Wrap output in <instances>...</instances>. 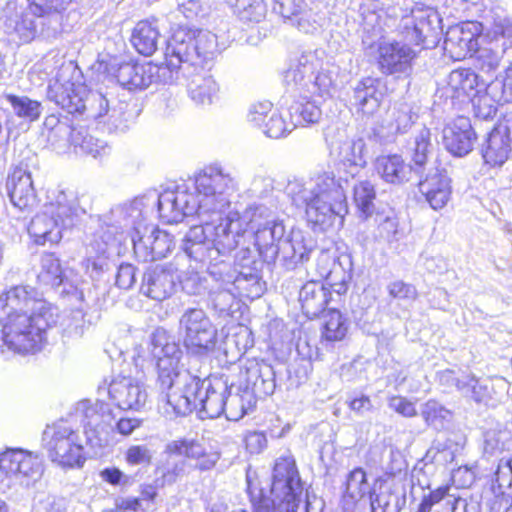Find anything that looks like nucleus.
<instances>
[{
	"label": "nucleus",
	"mask_w": 512,
	"mask_h": 512,
	"mask_svg": "<svg viewBox=\"0 0 512 512\" xmlns=\"http://www.w3.org/2000/svg\"><path fill=\"white\" fill-rule=\"evenodd\" d=\"M238 190L239 182L233 174L220 164H210L187 182L118 205L112 215L122 227H135L131 241L136 258L142 262L164 258L174 247L168 232L146 223L155 207L166 224L197 215L201 224L192 226L185 234L183 253L178 255H185V263L188 258L206 263L207 259L225 256L239 243L243 230L239 215L231 212L223 218L232 195Z\"/></svg>",
	"instance_id": "nucleus-1"
},
{
	"label": "nucleus",
	"mask_w": 512,
	"mask_h": 512,
	"mask_svg": "<svg viewBox=\"0 0 512 512\" xmlns=\"http://www.w3.org/2000/svg\"><path fill=\"white\" fill-rule=\"evenodd\" d=\"M151 346L157 369L155 387L167 414L186 416L198 409L202 417L217 418L224 413L229 390L227 376L201 379L182 369V350L163 328L152 333Z\"/></svg>",
	"instance_id": "nucleus-2"
},
{
	"label": "nucleus",
	"mask_w": 512,
	"mask_h": 512,
	"mask_svg": "<svg viewBox=\"0 0 512 512\" xmlns=\"http://www.w3.org/2000/svg\"><path fill=\"white\" fill-rule=\"evenodd\" d=\"M236 192L232 195L231 199L235 196ZM232 204V202L230 203ZM231 205L225 210L223 218L229 213L236 212L231 210ZM260 210V207H255V211L249 222H246L241 216L242 236L239 240L238 245L233 249L235 250L244 239L247 232V226H250L253 230L254 243L258 250L259 255L263 261L271 264L279 259L281 265L287 269L292 270L297 267L298 264H303L308 261L310 254L314 250L316 244L312 237L301 229H292L287 237H285V226L282 221L277 219H264L258 221L256 218V212Z\"/></svg>",
	"instance_id": "nucleus-3"
},
{
	"label": "nucleus",
	"mask_w": 512,
	"mask_h": 512,
	"mask_svg": "<svg viewBox=\"0 0 512 512\" xmlns=\"http://www.w3.org/2000/svg\"><path fill=\"white\" fill-rule=\"evenodd\" d=\"M285 194L294 207L305 213L309 223L323 231L347 212L345 188L333 172L289 179Z\"/></svg>",
	"instance_id": "nucleus-4"
},
{
	"label": "nucleus",
	"mask_w": 512,
	"mask_h": 512,
	"mask_svg": "<svg viewBox=\"0 0 512 512\" xmlns=\"http://www.w3.org/2000/svg\"><path fill=\"white\" fill-rule=\"evenodd\" d=\"M442 12L424 3H415L410 15L402 18V35L406 41L423 49L435 48L442 36V15L455 19L482 16L484 0H444Z\"/></svg>",
	"instance_id": "nucleus-5"
},
{
	"label": "nucleus",
	"mask_w": 512,
	"mask_h": 512,
	"mask_svg": "<svg viewBox=\"0 0 512 512\" xmlns=\"http://www.w3.org/2000/svg\"><path fill=\"white\" fill-rule=\"evenodd\" d=\"M267 491L247 478V494L253 512H298L303 496V482L292 457L276 460Z\"/></svg>",
	"instance_id": "nucleus-6"
},
{
	"label": "nucleus",
	"mask_w": 512,
	"mask_h": 512,
	"mask_svg": "<svg viewBox=\"0 0 512 512\" xmlns=\"http://www.w3.org/2000/svg\"><path fill=\"white\" fill-rule=\"evenodd\" d=\"M339 67L324 51H309L289 59L283 72L287 90L301 94L331 97L337 90Z\"/></svg>",
	"instance_id": "nucleus-7"
},
{
	"label": "nucleus",
	"mask_w": 512,
	"mask_h": 512,
	"mask_svg": "<svg viewBox=\"0 0 512 512\" xmlns=\"http://www.w3.org/2000/svg\"><path fill=\"white\" fill-rule=\"evenodd\" d=\"M241 382L235 385L229 382L226 393V417L239 420L244 417L256 404V398H264L274 393L276 389V372L272 365L262 362H251L240 371Z\"/></svg>",
	"instance_id": "nucleus-8"
},
{
	"label": "nucleus",
	"mask_w": 512,
	"mask_h": 512,
	"mask_svg": "<svg viewBox=\"0 0 512 512\" xmlns=\"http://www.w3.org/2000/svg\"><path fill=\"white\" fill-rule=\"evenodd\" d=\"M61 32L57 20L47 22L17 0H8L0 10V36L9 45L20 47L38 38L55 39Z\"/></svg>",
	"instance_id": "nucleus-9"
},
{
	"label": "nucleus",
	"mask_w": 512,
	"mask_h": 512,
	"mask_svg": "<svg viewBox=\"0 0 512 512\" xmlns=\"http://www.w3.org/2000/svg\"><path fill=\"white\" fill-rule=\"evenodd\" d=\"M86 433L71 419H61L46 426L42 446L53 463L64 469H79L86 462L85 446L93 445V438Z\"/></svg>",
	"instance_id": "nucleus-10"
},
{
	"label": "nucleus",
	"mask_w": 512,
	"mask_h": 512,
	"mask_svg": "<svg viewBox=\"0 0 512 512\" xmlns=\"http://www.w3.org/2000/svg\"><path fill=\"white\" fill-rule=\"evenodd\" d=\"M217 35L207 30L180 28L168 40L165 59L178 75L183 64L208 63L221 53Z\"/></svg>",
	"instance_id": "nucleus-11"
},
{
	"label": "nucleus",
	"mask_w": 512,
	"mask_h": 512,
	"mask_svg": "<svg viewBox=\"0 0 512 512\" xmlns=\"http://www.w3.org/2000/svg\"><path fill=\"white\" fill-rule=\"evenodd\" d=\"M58 318V314L49 313H21L0 318L3 346L19 354L39 350L46 339L47 330L56 325Z\"/></svg>",
	"instance_id": "nucleus-12"
},
{
	"label": "nucleus",
	"mask_w": 512,
	"mask_h": 512,
	"mask_svg": "<svg viewBox=\"0 0 512 512\" xmlns=\"http://www.w3.org/2000/svg\"><path fill=\"white\" fill-rule=\"evenodd\" d=\"M483 45L477 46L473 53L474 67L478 74L490 82L502 59L507 55L512 57V22L506 17H496L487 30Z\"/></svg>",
	"instance_id": "nucleus-13"
},
{
	"label": "nucleus",
	"mask_w": 512,
	"mask_h": 512,
	"mask_svg": "<svg viewBox=\"0 0 512 512\" xmlns=\"http://www.w3.org/2000/svg\"><path fill=\"white\" fill-rule=\"evenodd\" d=\"M71 65L62 67L47 87V98L68 113L78 115L83 119L87 116L88 97L93 91L79 81L73 80Z\"/></svg>",
	"instance_id": "nucleus-14"
},
{
	"label": "nucleus",
	"mask_w": 512,
	"mask_h": 512,
	"mask_svg": "<svg viewBox=\"0 0 512 512\" xmlns=\"http://www.w3.org/2000/svg\"><path fill=\"white\" fill-rule=\"evenodd\" d=\"M378 71L396 79L407 78L413 72L418 51L408 43L396 40H379L370 47Z\"/></svg>",
	"instance_id": "nucleus-15"
},
{
	"label": "nucleus",
	"mask_w": 512,
	"mask_h": 512,
	"mask_svg": "<svg viewBox=\"0 0 512 512\" xmlns=\"http://www.w3.org/2000/svg\"><path fill=\"white\" fill-rule=\"evenodd\" d=\"M179 329L190 354L204 356L215 348L217 330L203 309H186L179 319Z\"/></svg>",
	"instance_id": "nucleus-16"
},
{
	"label": "nucleus",
	"mask_w": 512,
	"mask_h": 512,
	"mask_svg": "<svg viewBox=\"0 0 512 512\" xmlns=\"http://www.w3.org/2000/svg\"><path fill=\"white\" fill-rule=\"evenodd\" d=\"M113 75L129 91L144 90L153 83L172 84L177 78L176 70L166 60L162 64L124 62Z\"/></svg>",
	"instance_id": "nucleus-17"
},
{
	"label": "nucleus",
	"mask_w": 512,
	"mask_h": 512,
	"mask_svg": "<svg viewBox=\"0 0 512 512\" xmlns=\"http://www.w3.org/2000/svg\"><path fill=\"white\" fill-rule=\"evenodd\" d=\"M221 255L215 259H207V273L212 281H220L224 285H229L236 292L239 298L254 300L264 293L265 283L261 275L239 276L236 275V269L229 261V255Z\"/></svg>",
	"instance_id": "nucleus-18"
},
{
	"label": "nucleus",
	"mask_w": 512,
	"mask_h": 512,
	"mask_svg": "<svg viewBox=\"0 0 512 512\" xmlns=\"http://www.w3.org/2000/svg\"><path fill=\"white\" fill-rule=\"evenodd\" d=\"M185 266V255H176L171 262L150 266L142 276L141 292L156 301L169 298Z\"/></svg>",
	"instance_id": "nucleus-19"
},
{
	"label": "nucleus",
	"mask_w": 512,
	"mask_h": 512,
	"mask_svg": "<svg viewBox=\"0 0 512 512\" xmlns=\"http://www.w3.org/2000/svg\"><path fill=\"white\" fill-rule=\"evenodd\" d=\"M128 106L124 101L95 91L88 97L86 120L93 119L103 124L109 133H123L129 128Z\"/></svg>",
	"instance_id": "nucleus-20"
},
{
	"label": "nucleus",
	"mask_w": 512,
	"mask_h": 512,
	"mask_svg": "<svg viewBox=\"0 0 512 512\" xmlns=\"http://www.w3.org/2000/svg\"><path fill=\"white\" fill-rule=\"evenodd\" d=\"M21 313L58 314V308L47 302L36 288L17 285L0 295V318Z\"/></svg>",
	"instance_id": "nucleus-21"
},
{
	"label": "nucleus",
	"mask_w": 512,
	"mask_h": 512,
	"mask_svg": "<svg viewBox=\"0 0 512 512\" xmlns=\"http://www.w3.org/2000/svg\"><path fill=\"white\" fill-rule=\"evenodd\" d=\"M0 471L29 486L40 479L43 468L38 455L22 448H6L0 453Z\"/></svg>",
	"instance_id": "nucleus-22"
},
{
	"label": "nucleus",
	"mask_w": 512,
	"mask_h": 512,
	"mask_svg": "<svg viewBox=\"0 0 512 512\" xmlns=\"http://www.w3.org/2000/svg\"><path fill=\"white\" fill-rule=\"evenodd\" d=\"M110 400L121 410L138 411L148 400L146 385L139 379L130 376L114 378L108 387Z\"/></svg>",
	"instance_id": "nucleus-23"
},
{
	"label": "nucleus",
	"mask_w": 512,
	"mask_h": 512,
	"mask_svg": "<svg viewBox=\"0 0 512 512\" xmlns=\"http://www.w3.org/2000/svg\"><path fill=\"white\" fill-rule=\"evenodd\" d=\"M248 122L260 129L262 133L272 139L286 137L293 131L291 122H287L283 115L273 108L270 101L253 104L247 114Z\"/></svg>",
	"instance_id": "nucleus-24"
},
{
	"label": "nucleus",
	"mask_w": 512,
	"mask_h": 512,
	"mask_svg": "<svg viewBox=\"0 0 512 512\" xmlns=\"http://www.w3.org/2000/svg\"><path fill=\"white\" fill-rule=\"evenodd\" d=\"M480 24L466 21L448 28L444 38V51L453 60L459 61L477 50Z\"/></svg>",
	"instance_id": "nucleus-25"
},
{
	"label": "nucleus",
	"mask_w": 512,
	"mask_h": 512,
	"mask_svg": "<svg viewBox=\"0 0 512 512\" xmlns=\"http://www.w3.org/2000/svg\"><path fill=\"white\" fill-rule=\"evenodd\" d=\"M44 205L62 230L74 226L79 218L86 213L73 191L51 190L48 192L47 202Z\"/></svg>",
	"instance_id": "nucleus-26"
},
{
	"label": "nucleus",
	"mask_w": 512,
	"mask_h": 512,
	"mask_svg": "<svg viewBox=\"0 0 512 512\" xmlns=\"http://www.w3.org/2000/svg\"><path fill=\"white\" fill-rule=\"evenodd\" d=\"M6 188L11 203L20 210H30L36 205L32 173L24 161L16 165L9 174Z\"/></svg>",
	"instance_id": "nucleus-27"
},
{
	"label": "nucleus",
	"mask_w": 512,
	"mask_h": 512,
	"mask_svg": "<svg viewBox=\"0 0 512 512\" xmlns=\"http://www.w3.org/2000/svg\"><path fill=\"white\" fill-rule=\"evenodd\" d=\"M117 207H113L109 213L101 217L102 225L93 234V238L87 246L88 253L108 255L117 249L121 241L120 235L127 233L130 237L132 236L135 227L124 228L121 222L114 219L112 214Z\"/></svg>",
	"instance_id": "nucleus-28"
},
{
	"label": "nucleus",
	"mask_w": 512,
	"mask_h": 512,
	"mask_svg": "<svg viewBox=\"0 0 512 512\" xmlns=\"http://www.w3.org/2000/svg\"><path fill=\"white\" fill-rule=\"evenodd\" d=\"M273 12L279 14L285 23L303 33H314L321 26L317 15L305 0H274Z\"/></svg>",
	"instance_id": "nucleus-29"
},
{
	"label": "nucleus",
	"mask_w": 512,
	"mask_h": 512,
	"mask_svg": "<svg viewBox=\"0 0 512 512\" xmlns=\"http://www.w3.org/2000/svg\"><path fill=\"white\" fill-rule=\"evenodd\" d=\"M75 418H79L85 435H90L93 439L98 438L101 431L111 426L114 415L110 405L104 401L91 402L90 400H82L78 402L75 409Z\"/></svg>",
	"instance_id": "nucleus-30"
},
{
	"label": "nucleus",
	"mask_w": 512,
	"mask_h": 512,
	"mask_svg": "<svg viewBox=\"0 0 512 512\" xmlns=\"http://www.w3.org/2000/svg\"><path fill=\"white\" fill-rule=\"evenodd\" d=\"M367 164V148L364 139L348 141L340 146L335 168L338 180L342 184L353 179Z\"/></svg>",
	"instance_id": "nucleus-31"
},
{
	"label": "nucleus",
	"mask_w": 512,
	"mask_h": 512,
	"mask_svg": "<svg viewBox=\"0 0 512 512\" xmlns=\"http://www.w3.org/2000/svg\"><path fill=\"white\" fill-rule=\"evenodd\" d=\"M512 152L510 128L506 123H498L487 134L481 145V155L486 165L500 167Z\"/></svg>",
	"instance_id": "nucleus-32"
},
{
	"label": "nucleus",
	"mask_w": 512,
	"mask_h": 512,
	"mask_svg": "<svg viewBox=\"0 0 512 512\" xmlns=\"http://www.w3.org/2000/svg\"><path fill=\"white\" fill-rule=\"evenodd\" d=\"M418 190L429 206L438 211L443 209L451 198V179L445 169L435 168L419 180Z\"/></svg>",
	"instance_id": "nucleus-33"
},
{
	"label": "nucleus",
	"mask_w": 512,
	"mask_h": 512,
	"mask_svg": "<svg viewBox=\"0 0 512 512\" xmlns=\"http://www.w3.org/2000/svg\"><path fill=\"white\" fill-rule=\"evenodd\" d=\"M165 452L169 455L184 456L195 460V468L200 471L213 469L221 457L220 452L207 451L201 441L192 438L170 441L165 447Z\"/></svg>",
	"instance_id": "nucleus-34"
},
{
	"label": "nucleus",
	"mask_w": 512,
	"mask_h": 512,
	"mask_svg": "<svg viewBox=\"0 0 512 512\" xmlns=\"http://www.w3.org/2000/svg\"><path fill=\"white\" fill-rule=\"evenodd\" d=\"M442 141L445 149L456 157H464L472 150L477 139L476 133L466 117H458L444 127Z\"/></svg>",
	"instance_id": "nucleus-35"
},
{
	"label": "nucleus",
	"mask_w": 512,
	"mask_h": 512,
	"mask_svg": "<svg viewBox=\"0 0 512 512\" xmlns=\"http://www.w3.org/2000/svg\"><path fill=\"white\" fill-rule=\"evenodd\" d=\"M382 98L383 93L380 90V80L374 77H365L353 87L350 101L358 112L372 115L380 107Z\"/></svg>",
	"instance_id": "nucleus-36"
},
{
	"label": "nucleus",
	"mask_w": 512,
	"mask_h": 512,
	"mask_svg": "<svg viewBox=\"0 0 512 512\" xmlns=\"http://www.w3.org/2000/svg\"><path fill=\"white\" fill-rule=\"evenodd\" d=\"M487 84H489L488 79L483 78V75L476 73L473 69L460 68L449 74L447 91L452 92V98L466 97L470 100Z\"/></svg>",
	"instance_id": "nucleus-37"
},
{
	"label": "nucleus",
	"mask_w": 512,
	"mask_h": 512,
	"mask_svg": "<svg viewBox=\"0 0 512 512\" xmlns=\"http://www.w3.org/2000/svg\"><path fill=\"white\" fill-rule=\"evenodd\" d=\"M298 299L304 315L313 319L325 310L331 300V291L323 282L310 280L302 285Z\"/></svg>",
	"instance_id": "nucleus-38"
},
{
	"label": "nucleus",
	"mask_w": 512,
	"mask_h": 512,
	"mask_svg": "<svg viewBox=\"0 0 512 512\" xmlns=\"http://www.w3.org/2000/svg\"><path fill=\"white\" fill-rule=\"evenodd\" d=\"M371 512H399L406 504V491L395 481L380 483L370 495Z\"/></svg>",
	"instance_id": "nucleus-39"
},
{
	"label": "nucleus",
	"mask_w": 512,
	"mask_h": 512,
	"mask_svg": "<svg viewBox=\"0 0 512 512\" xmlns=\"http://www.w3.org/2000/svg\"><path fill=\"white\" fill-rule=\"evenodd\" d=\"M431 136L429 128L425 126L416 127L407 142L406 150L416 173L424 171L428 159L435 151L436 144L432 141Z\"/></svg>",
	"instance_id": "nucleus-40"
},
{
	"label": "nucleus",
	"mask_w": 512,
	"mask_h": 512,
	"mask_svg": "<svg viewBox=\"0 0 512 512\" xmlns=\"http://www.w3.org/2000/svg\"><path fill=\"white\" fill-rule=\"evenodd\" d=\"M62 231L45 205L42 211L32 218L28 226V233L37 245L58 243L62 239Z\"/></svg>",
	"instance_id": "nucleus-41"
},
{
	"label": "nucleus",
	"mask_w": 512,
	"mask_h": 512,
	"mask_svg": "<svg viewBox=\"0 0 512 512\" xmlns=\"http://www.w3.org/2000/svg\"><path fill=\"white\" fill-rule=\"evenodd\" d=\"M162 39L157 21L141 20L134 27L131 43L135 50L143 56H151L158 49Z\"/></svg>",
	"instance_id": "nucleus-42"
},
{
	"label": "nucleus",
	"mask_w": 512,
	"mask_h": 512,
	"mask_svg": "<svg viewBox=\"0 0 512 512\" xmlns=\"http://www.w3.org/2000/svg\"><path fill=\"white\" fill-rule=\"evenodd\" d=\"M375 168L386 183L394 185L409 181L411 172L414 171L412 165L406 164L403 158L397 154L378 157Z\"/></svg>",
	"instance_id": "nucleus-43"
},
{
	"label": "nucleus",
	"mask_w": 512,
	"mask_h": 512,
	"mask_svg": "<svg viewBox=\"0 0 512 512\" xmlns=\"http://www.w3.org/2000/svg\"><path fill=\"white\" fill-rule=\"evenodd\" d=\"M367 221L375 227L373 230L375 240L389 244L399 241L398 221L391 208L383 207L377 210Z\"/></svg>",
	"instance_id": "nucleus-44"
},
{
	"label": "nucleus",
	"mask_w": 512,
	"mask_h": 512,
	"mask_svg": "<svg viewBox=\"0 0 512 512\" xmlns=\"http://www.w3.org/2000/svg\"><path fill=\"white\" fill-rule=\"evenodd\" d=\"M289 115L294 130L298 126L305 127L318 123L322 117V110L314 100L304 95L290 105Z\"/></svg>",
	"instance_id": "nucleus-45"
},
{
	"label": "nucleus",
	"mask_w": 512,
	"mask_h": 512,
	"mask_svg": "<svg viewBox=\"0 0 512 512\" xmlns=\"http://www.w3.org/2000/svg\"><path fill=\"white\" fill-rule=\"evenodd\" d=\"M191 99L201 105L211 104L219 92V85L212 75L204 72L193 76L188 84Z\"/></svg>",
	"instance_id": "nucleus-46"
},
{
	"label": "nucleus",
	"mask_w": 512,
	"mask_h": 512,
	"mask_svg": "<svg viewBox=\"0 0 512 512\" xmlns=\"http://www.w3.org/2000/svg\"><path fill=\"white\" fill-rule=\"evenodd\" d=\"M482 437V452L487 459L512 449L511 431L499 424L495 428L484 431Z\"/></svg>",
	"instance_id": "nucleus-47"
},
{
	"label": "nucleus",
	"mask_w": 512,
	"mask_h": 512,
	"mask_svg": "<svg viewBox=\"0 0 512 512\" xmlns=\"http://www.w3.org/2000/svg\"><path fill=\"white\" fill-rule=\"evenodd\" d=\"M353 200L361 220H369L373 214L381 209L376 207V190L369 180H363L353 186Z\"/></svg>",
	"instance_id": "nucleus-48"
},
{
	"label": "nucleus",
	"mask_w": 512,
	"mask_h": 512,
	"mask_svg": "<svg viewBox=\"0 0 512 512\" xmlns=\"http://www.w3.org/2000/svg\"><path fill=\"white\" fill-rule=\"evenodd\" d=\"M494 381L505 384L502 377L476 378L472 374H467L465 385H462V394L477 403L487 404L493 398Z\"/></svg>",
	"instance_id": "nucleus-49"
},
{
	"label": "nucleus",
	"mask_w": 512,
	"mask_h": 512,
	"mask_svg": "<svg viewBox=\"0 0 512 512\" xmlns=\"http://www.w3.org/2000/svg\"><path fill=\"white\" fill-rule=\"evenodd\" d=\"M3 97L9 103L12 113L25 122L37 121L43 112L42 103L26 95L7 93Z\"/></svg>",
	"instance_id": "nucleus-50"
},
{
	"label": "nucleus",
	"mask_w": 512,
	"mask_h": 512,
	"mask_svg": "<svg viewBox=\"0 0 512 512\" xmlns=\"http://www.w3.org/2000/svg\"><path fill=\"white\" fill-rule=\"evenodd\" d=\"M38 282L51 287H59L64 283L65 273L61 260L54 253H43L40 257Z\"/></svg>",
	"instance_id": "nucleus-51"
},
{
	"label": "nucleus",
	"mask_w": 512,
	"mask_h": 512,
	"mask_svg": "<svg viewBox=\"0 0 512 512\" xmlns=\"http://www.w3.org/2000/svg\"><path fill=\"white\" fill-rule=\"evenodd\" d=\"M213 285L209 290L208 300L212 308L219 316H228L236 298H239L232 287L224 285L220 281H212Z\"/></svg>",
	"instance_id": "nucleus-52"
},
{
	"label": "nucleus",
	"mask_w": 512,
	"mask_h": 512,
	"mask_svg": "<svg viewBox=\"0 0 512 512\" xmlns=\"http://www.w3.org/2000/svg\"><path fill=\"white\" fill-rule=\"evenodd\" d=\"M322 337L326 341H341L347 335L349 329L348 319L336 309H331L324 316Z\"/></svg>",
	"instance_id": "nucleus-53"
},
{
	"label": "nucleus",
	"mask_w": 512,
	"mask_h": 512,
	"mask_svg": "<svg viewBox=\"0 0 512 512\" xmlns=\"http://www.w3.org/2000/svg\"><path fill=\"white\" fill-rule=\"evenodd\" d=\"M371 493V486L364 469L357 467L347 474L344 496L358 501Z\"/></svg>",
	"instance_id": "nucleus-54"
},
{
	"label": "nucleus",
	"mask_w": 512,
	"mask_h": 512,
	"mask_svg": "<svg viewBox=\"0 0 512 512\" xmlns=\"http://www.w3.org/2000/svg\"><path fill=\"white\" fill-rule=\"evenodd\" d=\"M484 92L475 94L470 99L473 107L474 116L478 119L488 120L493 118L497 112V105L503 104L502 100H498L494 97L491 91H488V84L484 88Z\"/></svg>",
	"instance_id": "nucleus-55"
},
{
	"label": "nucleus",
	"mask_w": 512,
	"mask_h": 512,
	"mask_svg": "<svg viewBox=\"0 0 512 512\" xmlns=\"http://www.w3.org/2000/svg\"><path fill=\"white\" fill-rule=\"evenodd\" d=\"M72 0H27L30 4V8L37 15H42V18L46 19L47 22H54L61 26V13Z\"/></svg>",
	"instance_id": "nucleus-56"
},
{
	"label": "nucleus",
	"mask_w": 512,
	"mask_h": 512,
	"mask_svg": "<svg viewBox=\"0 0 512 512\" xmlns=\"http://www.w3.org/2000/svg\"><path fill=\"white\" fill-rule=\"evenodd\" d=\"M421 416L427 425L436 430L444 429L450 421L451 412L435 400H428L422 407Z\"/></svg>",
	"instance_id": "nucleus-57"
},
{
	"label": "nucleus",
	"mask_w": 512,
	"mask_h": 512,
	"mask_svg": "<svg viewBox=\"0 0 512 512\" xmlns=\"http://www.w3.org/2000/svg\"><path fill=\"white\" fill-rule=\"evenodd\" d=\"M448 490V487L431 490L423 496L417 512H451Z\"/></svg>",
	"instance_id": "nucleus-58"
},
{
	"label": "nucleus",
	"mask_w": 512,
	"mask_h": 512,
	"mask_svg": "<svg viewBox=\"0 0 512 512\" xmlns=\"http://www.w3.org/2000/svg\"><path fill=\"white\" fill-rule=\"evenodd\" d=\"M488 91L498 100L512 102V65L506 68L504 76L497 75L489 82Z\"/></svg>",
	"instance_id": "nucleus-59"
},
{
	"label": "nucleus",
	"mask_w": 512,
	"mask_h": 512,
	"mask_svg": "<svg viewBox=\"0 0 512 512\" xmlns=\"http://www.w3.org/2000/svg\"><path fill=\"white\" fill-rule=\"evenodd\" d=\"M78 135L81 136L80 141L73 132L70 138H72L74 145L79 146L83 153L91 155L93 158H101L108 153L109 147L104 141L89 134L81 135V132H79Z\"/></svg>",
	"instance_id": "nucleus-60"
},
{
	"label": "nucleus",
	"mask_w": 512,
	"mask_h": 512,
	"mask_svg": "<svg viewBox=\"0 0 512 512\" xmlns=\"http://www.w3.org/2000/svg\"><path fill=\"white\" fill-rule=\"evenodd\" d=\"M185 293L194 296H208L209 290L213 285L212 279L209 277L201 276L198 273H192L185 279L178 280Z\"/></svg>",
	"instance_id": "nucleus-61"
},
{
	"label": "nucleus",
	"mask_w": 512,
	"mask_h": 512,
	"mask_svg": "<svg viewBox=\"0 0 512 512\" xmlns=\"http://www.w3.org/2000/svg\"><path fill=\"white\" fill-rule=\"evenodd\" d=\"M429 462L442 464L454 459V452L451 450L450 440L435 439L424 457Z\"/></svg>",
	"instance_id": "nucleus-62"
},
{
	"label": "nucleus",
	"mask_w": 512,
	"mask_h": 512,
	"mask_svg": "<svg viewBox=\"0 0 512 512\" xmlns=\"http://www.w3.org/2000/svg\"><path fill=\"white\" fill-rule=\"evenodd\" d=\"M124 458L130 466H149L152 462L153 453L147 445L136 444L127 448Z\"/></svg>",
	"instance_id": "nucleus-63"
},
{
	"label": "nucleus",
	"mask_w": 512,
	"mask_h": 512,
	"mask_svg": "<svg viewBox=\"0 0 512 512\" xmlns=\"http://www.w3.org/2000/svg\"><path fill=\"white\" fill-rule=\"evenodd\" d=\"M387 291L391 298L412 302L417 298L416 288L402 280H396L387 285Z\"/></svg>",
	"instance_id": "nucleus-64"
}]
</instances>
